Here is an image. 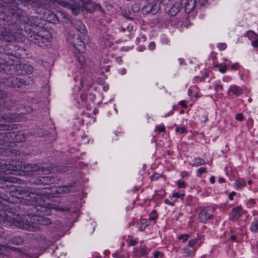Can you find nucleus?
<instances>
[{
  "instance_id": "nucleus-1",
  "label": "nucleus",
  "mask_w": 258,
  "mask_h": 258,
  "mask_svg": "<svg viewBox=\"0 0 258 258\" xmlns=\"http://www.w3.org/2000/svg\"><path fill=\"white\" fill-rule=\"evenodd\" d=\"M13 182L12 178L4 177L0 185V188L8 189V191L11 195V197L7 199L8 202L17 204L23 202L28 205L32 203L39 206L43 205L45 196L42 190L26 187L16 188V186L11 184Z\"/></svg>"
},
{
  "instance_id": "nucleus-2",
  "label": "nucleus",
  "mask_w": 258,
  "mask_h": 258,
  "mask_svg": "<svg viewBox=\"0 0 258 258\" xmlns=\"http://www.w3.org/2000/svg\"><path fill=\"white\" fill-rule=\"evenodd\" d=\"M9 215L5 210L0 209V223L5 221H12L15 226L29 231H35L37 226L35 225L40 224L48 225L51 223V220L42 216L31 215L30 213L21 216L13 213H9ZM4 231L0 226V237Z\"/></svg>"
},
{
  "instance_id": "nucleus-3",
  "label": "nucleus",
  "mask_w": 258,
  "mask_h": 258,
  "mask_svg": "<svg viewBox=\"0 0 258 258\" xmlns=\"http://www.w3.org/2000/svg\"><path fill=\"white\" fill-rule=\"evenodd\" d=\"M17 23L18 25L20 24L19 29L27 32L31 30V27L36 26L38 22L37 18L35 17L20 15L18 16Z\"/></svg>"
},
{
  "instance_id": "nucleus-4",
  "label": "nucleus",
  "mask_w": 258,
  "mask_h": 258,
  "mask_svg": "<svg viewBox=\"0 0 258 258\" xmlns=\"http://www.w3.org/2000/svg\"><path fill=\"white\" fill-rule=\"evenodd\" d=\"M18 163H19V168L16 170H13V172L19 169L22 170L23 171L27 172L28 174H31L33 172H35L37 174H40L44 172L43 168H41L37 164H21L19 161H16Z\"/></svg>"
},
{
  "instance_id": "nucleus-5",
  "label": "nucleus",
  "mask_w": 258,
  "mask_h": 258,
  "mask_svg": "<svg viewBox=\"0 0 258 258\" xmlns=\"http://www.w3.org/2000/svg\"><path fill=\"white\" fill-rule=\"evenodd\" d=\"M4 147V144L2 145L0 143V155L8 156L11 153V149L9 148H5ZM15 163L16 162L14 160H11L8 163L6 160L0 159V169H9L12 166L15 167L16 166Z\"/></svg>"
},
{
  "instance_id": "nucleus-6",
  "label": "nucleus",
  "mask_w": 258,
  "mask_h": 258,
  "mask_svg": "<svg viewBox=\"0 0 258 258\" xmlns=\"http://www.w3.org/2000/svg\"><path fill=\"white\" fill-rule=\"evenodd\" d=\"M30 40L40 47H43L49 44V36L46 35L45 37L40 34L35 33L33 35H31Z\"/></svg>"
},
{
  "instance_id": "nucleus-7",
  "label": "nucleus",
  "mask_w": 258,
  "mask_h": 258,
  "mask_svg": "<svg viewBox=\"0 0 258 258\" xmlns=\"http://www.w3.org/2000/svg\"><path fill=\"white\" fill-rule=\"evenodd\" d=\"M85 9L88 12L92 13L95 10H97L101 12H103V10L101 8L100 5L99 4H97L92 0H86L83 4Z\"/></svg>"
},
{
  "instance_id": "nucleus-8",
  "label": "nucleus",
  "mask_w": 258,
  "mask_h": 258,
  "mask_svg": "<svg viewBox=\"0 0 258 258\" xmlns=\"http://www.w3.org/2000/svg\"><path fill=\"white\" fill-rule=\"evenodd\" d=\"M15 36L13 32H11L9 29L0 27V39L11 42L15 39Z\"/></svg>"
},
{
  "instance_id": "nucleus-9",
  "label": "nucleus",
  "mask_w": 258,
  "mask_h": 258,
  "mask_svg": "<svg viewBox=\"0 0 258 258\" xmlns=\"http://www.w3.org/2000/svg\"><path fill=\"white\" fill-rule=\"evenodd\" d=\"M72 43V45L80 53H83L85 51L84 43L78 36H74L73 41Z\"/></svg>"
},
{
  "instance_id": "nucleus-10",
  "label": "nucleus",
  "mask_w": 258,
  "mask_h": 258,
  "mask_svg": "<svg viewBox=\"0 0 258 258\" xmlns=\"http://www.w3.org/2000/svg\"><path fill=\"white\" fill-rule=\"evenodd\" d=\"M56 180L55 178L52 176H42L39 177L35 181L34 183L36 184H50L54 183Z\"/></svg>"
},
{
  "instance_id": "nucleus-11",
  "label": "nucleus",
  "mask_w": 258,
  "mask_h": 258,
  "mask_svg": "<svg viewBox=\"0 0 258 258\" xmlns=\"http://www.w3.org/2000/svg\"><path fill=\"white\" fill-rule=\"evenodd\" d=\"M213 215L211 210L205 208L199 213V218L201 222L205 223L208 220L211 219Z\"/></svg>"
},
{
  "instance_id": "nucleus-12",
  "label": "nucleus",
  "mask_w": 258,
  "mask_h": 258,
  "mask_svg": "<svg viewBox=\"0 0 258 258\" xmlns=\"http://www.w3.org/2000/svg\"><path fill=\"white\" fill-rule=\"evenodd\" d=\"M44 19L48 22L53 24H56L59 21L56 14L50 10H46L44 12Z\"/></svg>"
},
{
  "instance_id": "nucleus-13",
  "label": "nucleus",
  "mask_w": 258,
  "mask_h": 258,
  "mask_svg": "<svg viewBox=\"0 0 258 258\" xmlns=\"http://www.w3.org/2000/svg\"><path fill=\"white\" fill-rule=\"evenodd\" d=\"M14 63V58L9 57L7 55L3 58L0 57V70H5V67L13 66Z\"/></svg>"
},
{
  "instance_id": "nucleus-14",
  "label": "nucleus",
  "mask_w": 258,
  "mask_h": 258,
  "mask_svg": "<svg viewBox=\"0 0 258 258\" xmlns=\"http://www.w3.org/2000/svg\"><path fill=\"white\" fill-rule=\"evenodd\" d=\"M243 210L241 206H236L232 208L231 211V219L232 220H237L242 215Z\"/></svg>"
},
{
  "instance_id": "nucleus-15",
  "label": "nucleus",
  "mask_w": 258,
  "mask_h": 258,
  "mask_svg": "<svg viewBox=\"0 0 258 258\" xmlns=\"http://www.w3.org/2000/svg\"><path fill=\"white\" fill-rule=\"evenodd\" d=\"M159 10V7L157 5H153L152 4H149L145 7L143 9V12L144 13H151L152 14H155Z\"/></svg>"
},
{
  "instance_id": "nucleus-16",
  "label": "nucleus",
  "mask_w": 258,
  "mask_h": 258,
  "mask_svg": "<svg viewBox=\"0 0 258 258\" xmlns=\"http://www.w3.org/2000/svg\"><path fill=\"white\" fill-rule=\"evenodd\" d=\"M247 35L251 42V45L254 47H258V35L252 31H248Z\"/></svg>"
},
{
  "instance_id": "nucleus-17",
  "label": "nucleus",
  "mask_w": 258,
  "mask_h": 258,
  "mask_svg": "<svg viewBox=\"0 0 258 258\" xmlns=\"http://www.w3.org/2000/svg\"><path fill=\"white\" fill-rule=\"evenodd\" d=\"M231 93H232V94L237 97L243 93V89L236 85H232L228 90L229 96H231Z\"/></svg>"
},
{
  "instance_id": "nucleus-18",
  "label": "nucleus",
  "mask_w": 258,
  "mask_h": 258,
  "mask_svg": "<svg viewBox=\"0 0 258 258\" xmlns=\"http://www.w3.org/2000/svg\"><path fill=\"white\" fill-rule=\"evenodd\" d=\"M16 162V163L15 164L16 166L15 167L12 166L11 168H9V169H0V173L4 172L6 174H13V170H16L17 169L19 168V163H18L16 160H15ZM5 176H2L0 175V185L2 183V181L4 179Z\"/></svg>"
},
{
  "instance_id": "nucleus-19",
  "label": "nucleus",
  "mask_w": 258,
  "mask_h": 258,
  "mask_svg": "<svg viewBox=\"0 0 258 258\" xmlns=\"http://www.w3.org/2000/svg\"><path fill=\"white\" fill-rule=\"evenodd\" d=\"M6 93L0 90V110L5 107H8L12 102L10 101H4V98L6 97Z\"/></svg>"
},
{
  "instance_id": "nucleus-20",
  "label": "nucleus",
  "mask_w": 258,
  "mask_h": 258,
  "mask_svg": "<svg viewBox=\"0 0 258 258\" xmlns=\"http://www.w3.org/2000/svg\"><path fill=\"white\" fill-rule=\"evenodd\" d=\"M203 243V236H198L197 238H194L189 240L188 245L191 247H194L196 245L200 246Z\"/></svg>"
},
{
  "instance_id": "nucleus-21",
  "label": "nucleus",
  "mask_w": 258,
  "mask_h": 258,
  "mask_svg": "<svg viewBox=\"0 0 258 258\" xmlns=\"http://www.w3.org/2000/svg\"><path fill=\"white\" fill-rule=\"evenodd\" d=\"M12 82L13 84H15V85H13V86L14 87L19 88L22 87V86L26 85V82L25 80L18 78H13Z\"/></svg>"
},
{
  "instance_id": "nucleus-22",
  "label": "nucleus",
  "mask_w": 258,
  "mask_h": 258,
  "mask_svg": "<svg viewBox=\"0 0 258 258\" xmlns=\"http://www.w3.org/2000/svg\"><path fill=\"white\" fill-rule=\"evenodd\" d=\"M75 28L77 30L83 34H86L87 33V30L85 28V25L80 21H76L74 24Z\"/></svg>"
},
{
  "instance_id": "nucleus-23",
  "label": "nucleus",
  "mask_w": 258,
  "mask_h": 258,
  "mask_svg": "<svg viewBox=\"0 0 258 258\" xmlns=\"http://www.w3.org/2000/svg\"><path fill=\"white\" fill-rule=\"evenodd\" d=\"M74 184H70L69 185L61 186L58 187L57 191L60 193L67 194L72 191Z\"/></svg>"
},
{
  "instance_id": "nucleus-24",
  "label": "nucleus",
  "mask_w": 258,
  "mask_h": 258,
  "mask_svg": "<svg viewBox=\"0 0 258 258\" xmlns=\"http://www.w3.org/2000/svg\"><path fill=\"white\" fill-rule=\"evenodd\" d=\"M180 11V7L178 4L173 5L168 10V14L171 16H175Z\"/></svg>"
},
{
  "instance_id": "nucleus-25",
  "label": "nucleus",
  "mask_w": 258,
  "mask_h": 258,
  "mask_svg": "<svg viewBox=\"0 0 258 258\" xmlns=\"http://www.w3.org/2000/svg\"><path fill=\"white\" fill-rule=\"evenodd\" d=\"M23 241V239L20 236L11 237L9 240V242L16 245H21Z\"/></svg>"
},
{
  "instance_id": "nucleus-26",
  "label": "nucleus",
  "mask_w": 258,
  "mask_h": 258,
  "mask_svg": "<svg viewBox=\"0 0 258 258\" xmlns=\"http://www.w3.org/2000/svg\"><path fill=\"white\" fill-rule=\"evenodd\" d=\"M21 70L25 73L29 74L33 72V67L28 64H21L20 66Z\"/></svg>"
},
{
  "instance_id": "nucleus-27",
  "label": "nucleus",
  "mask_w": 258,
  "mask_h": 258,
  "mask_svg": "<svg viewBox=\"0 0 258 258\" xmlns=\"http://www.w3.org/2000/svg\"><path fill=\"white\" fill-rule=\"evenodd\" d=\"M250 230L252 232H258V216L254 219L253 221L251 223Z\"/></svg>"
},
{
  "instance_id": "nucleus-28",
  "label": "nucleus",
  "mask_w": 258,
  "mask_h": 258,
  "mask_svg": "<svg viewBox=\"0 0 258 258\" xmlns=\"http://www.w3.org/2000/svg\"><path fill=\"white\" fill-rule=\"evenodd\" d=\"M206 163L205 160L200 158H195L191 163V164L193 166H199L200 165H204Z\"/></svg>"
},
{
  "instance_id": "nucleus-29",
  "label": "nucleus",
  "mask_w": 258,
  "mask_h": 258,
  "mask_svg": "<svg viewBox=\"0 0 258 258\" xmlns=\"http://www.w3.org/2000/svg\"><path fill=\"white\" fill-rule=\"evenodd\" d=\"M55 3L64 8H70V5L65 0H55Z\"/></svg>"
},
{
  "instance_id": "nucleus-30",
  "label": "nucleus",
  "mask_w": 258,
  "mask_h": 258,
  "mask_svg": "<svg viewBox=\"0 0 258 258\" xmlns=\"http://www.w3.org/2000/svg\"><path fill=\"white\" fill-rule=\"evenodd\" d=\"M139 250L141 256H145L148 253V251L145 246H140Z\"/></svg>"
},
{
  "instance_id": "nucleus-31",
  "label": "nucleus",
  "mask_w": 258,
  "mask_h": 258,
  "mask_svg": "<svg viewBox=\"0 0 258 258\" xmlns=\"http://www.w3.org/2000/svg\"><path fill=\"white\" fill-rule=\"evenodd\" d=\"M190 237L189 234H181L178 237V239L181 240L182 242H185Z\"/></svg>"
},
{
  "instance_id": "nucleus-32",
  "label": "nucleus",
  "mask_w": 258,
  "mask_h": 258,
  "mask_svg": "<svg viewBox=\"0 0 258 258\" xmlns=\"http://www.w3.org/2000/svg\"><path fill=\"white\" fill-rule=\"evenodd\" d=\"M3 120H7L11 122H13L14 121V118L13 117H7L6 115H1L0 114V121Z\"/></svg>"
},
{
  "instance_id": "nucleus-33",
  "label": "nucleus",
  "mask_w": 258,
  "mask_h": 258,
  "mask_svg": "<svg viewBox=\"0 0 258 258\" xmlns=\"http://www.w3.org/2000/svg\"><path fill=\"white\" fill-rule=\"evenodd\" d=\"M12 127L11 125L5 124H0V131H9L12 129Z\"/></svg>"
},
{
  "instance_id": "nucleus-34",
  "label": "nucleus",
  "mask_w": 258,
  "mask_h": 258,
  "mask_svg": "<svg viewBox=\"0 0 258 258\" xmlns=\"http://www.w3.org/2000/svg\"><path fill=\"white\" fill-rule=\"evenodd\" d=\"M175 131L177 133H179L181 134H183L186 132V129L185 127H177L175 129Z\"/></svg>"
},
{
  "instance_id": "nucleus-35",
  "label": "nucleus",
  "mask_w": 258,
  "mask_h": 258,
  "mask_svg": "<svg viewBox=\"0 0 258 258\" xmlns=\"http://www.w3.org/2000/svg\"><path fill=\"white\" fill-rule=\"evenodd\" d=\"M70 8H71L72 13L75 15H77L80 12V9L79 8V7L77 5H76V7L70 6Z\"/></svg>"
},
{
  "instance_id": "nucleus-36",
  "label": "nucleus",
  "mask_w": 258,
  "mask_h": 258,
  "mask_svg": "<svg viewBox=\"0 0 258 258\" xmlns=\"http://www.w3.org/2000/svg\"><path fill=\"white\" fill-rule=\"evenodd\" d=\"M217 47L220 50H225L227 47V44L224 43H219L217 45Z\"/></svg>"
},
{
  "instance_id": "nucleus-37",
  "label": "nucleus",
  "mask_w": 258,
  "mask_h": 258,
  "mask_svg": "<svg viewBox=\"0 0 258 258\" xmlns=\"http://www.w3.org/2000/svg\"><path fill=\"white\" fill-rule=\"evenodd\" d=\"M132 10L135 13L138 12L140 10L139 5L135 4L132 6Z\"/></svg>"
},
{
  "instance_id": "nucleus-38",
  "label": "nucleus",
  "mask_w": 258,
  "mask_h": 258,
  "mask_svg": "<svg viewBox=\"0 0 258 258\" xmlns=\"http://www.w3.org/2000/svg\"><path fill=\"white\" fill-rule=\"evenodd\" d=\"M141 224H142V226L139 227V229L140 231H143L147 226V224L146 223V220L144 219L141 221Z\"/></svg>"
},
{
  "instance_id": "nucleus-39",
  "label": "nucleus",
  "mask_w": 258,
  "mask_h": 258,
  "mask_svg": "<svg viewBox=\"0 0 258 258\" xmlns=\"http://www.w3.org/2000/svg\"><path fill=\"white\" fill-rule=\"evenodd\" d=\"M216 67L218 68L219 71L222 73H225L227 71V68L225 66L217 65Z\"/></svg>"
},
{
  "instance_id": "nucleus-40",
  "label": "nucleus",
  "mask_w": 258,
  "mask_h": 258,
  "mask_svg": "<svg viewBox=\"0 0 258 258\" xmlns=\"http://www.w3.org/2000/svg\"><path fill=\"white\" fill-rule=\"evenodd\" d=\"M184 253L186 254V256H191L193 254V252L190 251L187 248H184L182 249Z\"/></svg>"
},
{
  "instance_id": "nucleus-41",
  "label": "nucleus",
  "mask_w": 258,
  "mask_h": 258,
  "mask_svg": "<svg viewBox=\"0 0 258 258\" xmlns=\"http://www.w3.org/2000/svg\"><path fill=\"white\" fill-rule=\"evenodd\" d=\"M156 131L158 132L159 134H160L162 132H165V126L163 125L158 126L156 127Z\"/></svg>"
},
{
  "instance_id": "nucleus-42",
  "label": "nucleus",
  "mask_w": 258,
  "mask_h": 258,
  "mask_svg": "<svg viewBox=\"0 0 258 258\" xmlns=\"http://www.w3.org/2000/svg\"><path fill=\"white\" fill-rule=\"evenodd\" d=\"M156 210H153L152 213L150 214L149 219L152 220H154L156 219L157 216L156 215Z\"/></svg>"
},
{
  "instance_id": "nucleus-43",
  "label": "nucleus",
  "mask_w": 258,
  "mask_h": 258,
  "mask_svg": "<svg viewBox=\"0 0 258 258\" xmlns=\"http://www.w3.org/2000/svg\"><path fill=\"white\" fill-rule=\"evenodd\" d=\"M207 172V170L204 167H201L197 170V173L199 175Z\"/></svg>"
},
{
  "instance_id": "nucleus-44",
  "label": "nucleus",
  "mask_w": 258,
  "mask_h": 258,
  "mask_svg": "<svg viewBox=\"0 0 258 258\" xmlns=\"http://www.w3.org/2000/svg\"><path fill=\"white\" fill-rule=\"evenodd\" d=\"M177 186L179 188H184L186 186L185 183L183 181L179 180L177 182Z\"/></svg>"
},
{
  "instance_id": "nucleus-45",
  "label": "nucleus",
  "mask_w": 258,
  "mask_h": 258,
  "mask_svg": "<svg viewBox=\"0 0 258 258\" xmlns=\"http://www.w3.org/2000/svg\"><path fill=\"white\" fill-rule=\"evenodd\" d=\"M68 170V167L67 166H60L58 167L57 171L60 172H64Z\"/></svg>"
},
{
  "instance_id": "nucleus-46",
  "label": "nucleus",
  "mask_w": 258,
  "mask_h": 258,
  "mask_svg": "<svg viewBox=\"0 0 258 258\" xmlns=\"http://www.w3.org/2000/svg\"><path fill=\"white\" fill-rule=\"evenodd\" d=\"M133 29V27L132 26H128L126 28L122 27L121 28V30L122 32H124L126 31V30H127L128 32H131Z\"/></svg>"
},
{
  "instance_id": "nucleus-47",
  "label": "nucleus",
  "mask_w": 258,
  "mask_h": 258,
  "mask_svg": "<svg viewBox=\"0 0 258 258\" xmlns=\"http://www.w3.org/2000/svg\"><path fill=\"white\" fill-rule=\"evenodd\" d=\"M184 194H178L177 192H174L172 194V197H174V198H181L182 199L183 197H184Z\"/></svg>"
},
{
  "instance_id": "nucleus-48",
  "label": "nucleus",
  "mask_w": 258,
  "mask_h": 258,
  "mask_svg": "<svg viewBox=\"0 0 258 258\" xmlns=\"http://www.w3.org/2000/svg\"><path fill=\"white\" fill-rule=\"evenodd\" d=\"M235 117L237 120L242 121L243 119V115L242 113H239L236 115Z\"/></svg>"
},
{
  "instance_id": "nucleus-49",
  "label": "nucleus",
  "mask_w": 258,
  "mask_h": 258,
  "mask_svg": "<svg viewBox=\"0 0 258 258\" xmlns=\"http://www.w3.org/2000/svg\"><path fill=\"white\" fill-rule=\"evenodd\" d=\"M163 255V254L160 251H156L154 254V258L161 257Z\"/></svg>"
},
{
  "instance_id": "nucleus-50",
  "label": "nucleus",
  "mask_w": 258,
  "mask_h": 258,
  "mask_svg": "<svg viewBox=\"0 0 258 258\" xmlns=\"http://www.w3.org/2000/svg\"><path fill=\"white\" fill-rule=\"evenodd\" d=\"M138 243V241L134 239H131L130 241L129 244L131 246H135Z\"/></svg>"
},
{
  "instance_id": "nucleus-51",
  "label": "nucleus",
  "mask_w": 258,
  "mask_h": 258,
  "mask_svg": "<svg viewBox=\"0 0 258 258\" xmlns=\"http://www.w3.org/2000/svg\"><path fill=\"white\" fill-rule=\"evenodd\" d=\"M215 89H216L217 91H220L222 90L223 87L221 85L217 84V85H215Z\"/></svg>"
},
{
  "instance_id": "nucleus-52",
  "label": "nucleus",
  "mask_w": 258,
  "mask_h": 258,
  "mask_svg": "<svg viewBox=\"0 0 258 258\" xmlns=\"http://www.w3.org/2000/svg\"><path fill=\"white\" fill-rule=\"evenodd\" d=\"M149 48L150 50H154L155 48V43L151 42L149 45Z\"/></svg>"
},
{
  "instance_id": "nucleus-53",
  "label": "nucleus",
  "mask_w": 258,
  "mask_h": 258,
  "mask_svg": "<svg viewBox=\"0 0 258 258\" xmlns=\"http://www.w3.org/2000/svg\"><path fill=\"white\" fill-rule=\"evenodd\" d=\"M81 99L82 101H86L87 100V96L86 94H82L81 95Z\"/></svg>"
},
{
  "instance_id": "nucleus-54",
  "label": "nucleus",
  "mask_w": 258,
  "mask_h": 258,
  "mask_svg": "<svg viewBox=\"0 0 258 258\" xmlns=\"http://www.w3.org/2000/svg\"><path fill=\"white\" fill-rule=\"evenodd\" d=\"M239 67V65L238 63H235L232 66L231 69L232 70H237L238 69Z\"/></svg>"
},
{
  "instance_id": "nucleus-55",
  "label": "nucleus",
  "mask_w": 258,
  "mask_h": 258,
  "mask_svg": "<svg viewBox=\"0 0 258 258\" xmlns=\"http://www.w3.org/2000/svg\"><path fill=\"white\" fill-rule=\"evenodd\" d=\"M165 203L169 205L173 206V203L172 202H171L170 201H169V200L168 199H165Z\"/></svg>"
},
{
  "instance_id": "nucleus-56",
  "label": "nucleus",
  "mask_w": 258,
  "mask_h": 258,
  "mask_svg": "<svg viewBox=\"0 0 258 258\" xmlns=\"http://www.w3.org/2000/svg\"><path fill=\"white\" fill-rule=\"evenodd\" d=\"M236 195V193L235 192H231L229 195V198L230 199V200H233V196H235Z\"/></svg>"
},
{
  "instance_id": "nucleus-57",
  "label": "nucleus",
  "mask_w": 258,
  "mask_h": 258,
  "mask_svg": "<svg viewBox=\"0 0 258 258\" xmlns=\"http://www.w3.org/2000/svg\"><path fill=\"white\" fill-rule=\"evenodd\" d=\"M180 104L184 108H186L187 107V105L186 104H185V103L182 101H180Z\"/></svg>"
},
{
  "instance_id": "nucleus-58",
  "label": "nucleus",
  "mask_w": 258,
  "mask_h": 258,
  "mask_svg": "<svg viewBox=\"0 0 258 258\" xmlns=\"http://www.w3.org/2000/svg\"><path fill=\"white\" fill-rule=\"evenodd\" d=\"M13 135H15V133L14 132H9L7 134V137H8L9 136H11V137H12Z\"/></svg>"
},
{
  "instance_id": "nucleus-59",
  "label": "nucleus",
  "mask_w": 258,
  "mask_h": 258,
  "mask_svg": "<svg viewBox=\"0 0 258 258\" xmlns=\"http://www.w3.org/2000/svg\"><path fill=\"white\" fill-rule=\"evenodd\" d=\"M219 183H223L225 181V179L222 177H220L218 179Z\"/></svg>"
},
{
  "instance_id": "nucleus-60",
  "label": "nucleus",
  "mask_w": 258,
  "mask_h": 258,
  "mask_svg": "<svg viewBox=\"0 0 258 258\" xmlns=\"http://www.w3.org/2000/svg\"><path fill=\"white\" fill-rule=\"evenodd\" d=\"M45 1L49 3V4H55V0H44Z\"/></svg>"
},
{
  "instance_id": "nucleus-61",
  "label": "nucleus",
  "mask_w": 258,
  "mask_h": 258,
  "mask_svg": "<svg viewBox=\"0 0 258 258\" xmlns=\"http://www.w3.org/2000/svg\"><path fill=\"white\" fill-rule=\"evenodd\" d=\"M210 181L212 183H214L215 182V177L214 176H211L210 178Z\"/></svg>"
},
{
  "instance_id": "nucleus-62",
  "label": "nucleus",
  "mask_w": 258,
  "mask_h": 258,
  "mask_svg": "<svg viewBox=\"0 0 258 258\" xmlns=\"http://www.w3.org/2000/svg\"><path fill=\"white\" fill-rule=\"evenodd\" d=\"M230 238H231V239H232V240L235 241V240H236V236H235V235H231V236H230Z\"/></svg>"
},
{
  "instance_id": "nucleus-63",
  "label": "nucleus",
  "mask_w": 258,
  "mask_h": 258,
  "mask_svg": "<svg viewBox=\"0 0 258 258\" xmlns=\"http://www.w3.org/2000/svg\"><path fill=\"white\" fill-rule=\"evenodd\" d=\"M76 0H74V2H76ZM78 3H81L83 5V4L84 3V2L86 1V0H78Z\"/></svg>"
},
{
  "instance_id": "nucleus-64",
  "label": "nucleus",
  "mask_w": 258,
  "mask_h": 258,
  "mask_svg": "<svg viewBox=\"0 0 258 258\" xmlns=\"http://www.w3.org/2000/svg\"><path fill=\"white\" fill-rule=\"evenodd\" d=\"M5 199L2 197V194L0 193V204L2 203V200H4Z\"/></svg>"
}]
</instances>
